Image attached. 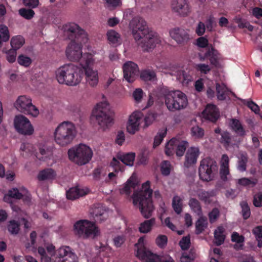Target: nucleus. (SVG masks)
Listing matches in <instances>:
<instances>
[{
    "instance_id": "1",
    "label": "nucleus",
    "mask_w": 262,
    "mask_h": 262,
    "mask_svg": "<svg viewBox=\"0 0 262 262\" xmlns=\"http://www.w3.org/2000/svg\"><path fill=\"white\" fill-rule=\"evenodd\" d=\"M129 28L136 42L144 51H152L161 42L160 36L149 28L146 21L141 17L133 18L129 23Z\"/></svg>"
},
{
    "instance_id": "2",
    "label": "nucleus",
    "mask_w": 262,
    "mask_h": 262,
    "mask_svg": "<svg viewBox=\"0 0 262 262\" xmlns=\"http://www.w3.org/2000/svg\"><path fill=\"white\" fill-rule=\"evenodd\" d=\"M55 75V79L59 84L75 86L81 83L83 79V71L81 66L67 63L57 68Z\"/></svg>"
},
{
    "instance_id": "3",
    "label": "nucleus",
    "mask_w": 262,
    "mask_h": 262,
    "mask_svg": "<svg viewBox=\"0 0 262 262\" xmlns=\"http://www.w3.org/2000/svg\"><path fill=\"white\" fill-rule=\"evenodd\" d=\"M152 191L150 189V182L147 181L143 184L142 190L134 192L133 195L134 205L139 208L142 215L146 219L149 218L154 210L151 200Z\"/></svg>"
},
{
    "instance_id": "4",
    "label": "nucleus",
    "mask_w": 262,
    "mask_h": 262,
    "mask_svg": "<svg viewBox=\"0 0 262 262\" xmlns=\"http://www.w3.org/2000/svg\"><path fill=\"white\" fill-rule=\"evenodd\" d=\"M77 134L75 124L71 121H63L56 127L54 132L55 143L61 147H66L72 143Z\"/></svg>"
},
{
    "instance_id": "5",
    "label": "nucleus",
    "mask_w": 262,
    "mask_h": 262,
    "mask_svg": "<svg viewBox=\"0 0 262 262\" xmlns=\"http://www.w3.org/2000/svg\"><path fill=\"white\" fill-rule=\"evenodd\" d=\"M102 100L94 107L92 116L100 127L105 130L113 123V113L104 95H102Z\"/></svg>"
},
{
    "instance_id": "6",
    "label": "nucleus",
    "mask_w": 262,
    "mask_h": 262,
    "mask_svg": "<svg viewBox=\"0 0 262 262\" xmlns=\"http://www.w3.org/2000/svg\"><path fill=\"white\" fill-rule=\"evenodd\" d=\"M97 62L96 58L92 54H84L80 61V66L84 74L85 82L92 88L96 87L99 83L98 71L92 67Z\"/></svg>"
},
{
    "instance_id": "7",
    "label": "nucleus",
    "mask_w": 262,
    "mask_h": 262,
    "mask_svg": "<svg viewBox=\"0 0 262 262\" xmlns=\"http://www.w3.org/2000/svg\"><path fill=\"white\" fill-rule=\"evenodd\" d=\"M69 159L78 165H83L88 163L92 159L93 152L88 145L80 144L68 150Z\"/></svg>"
},
{
    "instance_id": "8",
    "label": "nucleus",
    "mask_w": 262,
    "mask_h": 262,
    "mask_svg": "<svg viewBox=\"0 0 262 262\" xmlns=\"http://www.w3.org/2000/svg\"><path fill=\"white\" fill-rule=\"evenodd\" d=\"M165 103L170 112H175L185 108L188 105L186 95L177 90L168 92L164 96Z\"/></svg>"
},
{
    "instance_id": "9",
    "label": "nucleus",
    "mask_w": 262,
    "mask_h": 262,
    "mask_svg": "<svg viewBox=\"0 0 262 262\" xmlns=\"http://www.w3.org/2000/svg\"><path fill=\"white\" fill-rule=\"evenodd\" d=\"M75 235L83 238H95L100 235V231L95 223L88 220H79L74 225Z\"/></svg>"
},
{
    "instance_id": "10",
    "label": "nucleus",
    "mask_w": 262,
    "mask_h": 262,
    "mask_svg": "<svg viewBox=\"0 0 262 262\" xmlns=\"http://www.w3.org/2000/svg\"><path fill=\"white\" fill-rule=\"evenodd\" d=\"M147 241L145 236L139 238L135 246L137 247L136 256L143 262H158L160 260V256L147 249Z\"/></svg>"
},
{
    "instance_id": "11",
    "label": "nucleus",
    "mask_w": 262,
    "mask_h": 262,
    "mask_svg": "<svg viewBox=\"0 0 262 262\" xmlns=\"http://www.w3.org/2000/svg\"><path fill=\"white\" fill-rule=\"evenodd\" d=\"M216 162L209 158L203 159L199 167V176L204 181H210L213 179L217 171Z\"/></svg>"
},
{
    "instance_id": "12",
    "label": "nucleus",
    "mask_w": 262,
    "mask_h": 262,
    "mask_svg": "<svg viewBox=\"0 0 262 262\" xmlns=\"http://www.w3.org/2000/svg\"><path fill=\"white\" fill-rule=\"evenodd\" d=\"M15 106L19 112L34 117H37L39 114V111L32 104L31 99L25 95L18 97L15 103Z\"/></svg>"
},
{
    "instance_id": "13",
    "label": "nucleus",
    "mask_w": 262,
    "mask_h": 262,
    "mask_svg": "<svg viewBox=\"0 0 262 262\" xmlns=\"http://www.w3.org/2000/svg\"><path fill=\"white\" fill-rule=\"evenodd\" d=\"M85 44L82 43L79 37L72 40L66 50V55L68 59L73 61L80 62L84 55V54L82 55V48Z\"/></svg>"
},
{
    "instance_id": "14",
    "label": "nucleus",
    "mask_w": 262,
    "mask_h": 262,
    "mask_svg": "<svg viewBox=\"0 0 262 262\" xmlns=\"http://www.w3.org/2000/svg\"><path fill=\"white\" fill-rule=\"evenodd\" d=\"M143 113L140 111H135L128 117L126 128L127 132L134 135L142 127Z\"/></svg>"
},
{
    "instance_id": "15",
    "label": "nucleus",
    "mask_w": 262,
    "mask_h": 262,
    "mask_svg": "<svg viewBox=\"0 0 262 262\" xmlns=\"http://www.w3.org/2000/svg\"><path fill=\"white\" fill-rule=\"evenodd\" d=\"M14 127L20 134L25 135L33 134L34 129L29 120L22 115L16 116L14 120Z\"/></svg>"
},
{
    "instance_id": "16",
    "label": "nucleus",
    "mask_w": 262,
    "mask_h": 262,
    "mask_svg": "<svg viewBox=\"0 0 262 262\" xmlns=\"http://www.w3.org/2000/svg\"><path fill=\"white\" fill-rule=\"evenodd\" d=\"M124 78L128 82H134L138 77L139 70L137 64L132 61L125 62L123 66Z\"/></svg>"
},
{
    "instance_id": "17",
    "label": "nucleus",
    "mask_w": 262,
    "mask_h": 262,
    "mask_svg": "<svg viewBox=\"0 0 262 262\" xmlns=\"http://www.w3.org/2000/svg\"><path fill=\"white\" fill-rule=\"evenodd\" d=\"M56 257L58 262L73 261L77 259L76 255L69 246H62L56 252Z\"/></svg>"
},
{
    "instance_id": "18",
    "label": "nucleus",
    "mask_w": 262,
    "mask_h": 262,
    "mask_svg": "<svg viewBox=\"0 0 262 262\" xmlns=\"http://www.w3.org/2000/svg\"><path fill=\"white\" fill-rule=\"evenodd\" d=\"M172 11L179 15L186 16L191 12V8L187 0H173L171 3Z\"/></svg>"
},
{
    "instance_id": "19",
    "label": "nucleus",
    "mask_w": 262,
    "mask_h": 262,
    "mask_svg": "<svg viewBox=\"0 0 262 262\" xmlns=\"http://www.w3.org/2000/svg\"><path fill=\"white\" fill-rule=\"evenodd\" d=\"M170 37L179 44H183L190 38L188 30L181 28H175L169 31Z\"/></svg>"
},
{
    "instance_id": "20",
    "label": "nucleus",
    "mask_w": 262,
    "mask_h": 262,
    "mask_svg": "<svg viewBox=\"0 0 262 262\" xmlns=\"http://www.w3.org/2000/svg\"><path fill=\"white\" fill-rule=\"evenodd\" d=\"M65 31H68L74 33L75 38H80L83 43H86L88 41V37L87 33L83 30L81 29L77 25L74 23H70L66 24L64 26Z\"/></svg>"
},
{
    "instance_id": "21",
    "label": "nucleus",
    "mask_w": 262,
    "mask_h": 262,
    "mask_svg": "<svg viewBox=\"0 0 262 262\" xmlns=\"http://www.w3.org/2000/svg\"><path fill=\"white\" fill-rule=\"evenodd\" d=\"M203 117L205 119L215 122L220 116V113L216 106L213 104H208L203 113Z\"/></svg>"
},
{
    "instance_id": "22",
    "label": "nucleus",
    "mask_w": 262,
    "mask_h": 262,
    "mask_svg": "<svg viewBox=\"0 0 262 262\" xmlns=\"http://www.w3.org/2000/svg\"><path fill=\"white\" fill-rule=\"evenodd\" d=\"M220 164V173L221 178L224 181H227L230 176L229 172V159L227 155L224 154L222 155Z\"/></svg>"
},
{
    "instance_id": "23",
    "label": "nucleus",
    "mask_w": 262,
    "mask_h": 262,
    "mask_svg": "<svg viewBox=\"0 0 262 262\" xmlns=\"http://www.w3.org/2000/svg\"><path fill=\"white\" fill-rule=\"evenodd\" d=\"M200 154L198 147H191L188 149L185 155L184 165L189 167L196 162L197 159Z\"/></svg>"
},
{
    "instance_id": "24",
    "label": "nucleus",
    "mask_w": 262,
    "mask_h": 262,
    "mask_svg": "<svg viewBox=\"0 0 262 262\" xmlns=\"http://www.w3.org/2000/svg\"><path fill=\"white\" fill-rule=\"evenodd\" d=\"M89 189L87 188L75 187L70 188L66 192L68 200H74L87 194Z\"/></svg>"
},
{
    "instance_id": "25",
    "label": "nucleus",
    "mask_w": 262,
    "mask_h": 262,
    "mask_svg": "<svg viewBox=\"0 0 262 262\" xmlns=\"http://www.w3.org/2000/svg\"><path fill=\"white\" fill-rule=\"evenodd\" d=\"M177 79L183 85H186L193 81V76L188 70H179L174 74Z\"/></svg>"
},
{
    "instance_id": "26",
    "label": "nucleus",
    "mask_w": 262,
    "mask_h": 262,
    "mask_svg": "<svg viewBox=\"0 0 262 262\" xmlns=\"http://www.w3.org/2000/svg\"><path fill=\"white\" fill-rule=\"evenodd\" d=\"M57 176L55 170L51 168H48L40 170L38 175L37 179L39 181H52L55 179Z\"/></svg>"
},
{
    "instance_id": "27",
    "label": "nucleus",
    "mask_w": 262,
    "mask_h": 262,
    "mask_svg": "<svg viewBox=\"0 0 262 262\" xmlns=\"http://www.w3.org/2000/svg\"><path fill=\"white\" fill-rule=\"evenodd\" d=\"M91 214L96 222H101L106 219L107 213L101 206L95 207L92 209Z\"/></svg>"
},
{
    "instance_id": "28",
    "label": "nucleus",
    "mask_w": 262,
    "mask_h": 262,
    "mask_svg": "<svg viewBox=\"0 0 262 262\" xmlns=\"http://www.w3.org/2000/svg\"><path fill=\"white\" fill-rule=\"evenodd\" d=\"M199 57L201 61H204L206 58L209 57L210 63L213 65H215L217 62L218 52L214 48L211 47L208 49V50L204 56L199 54Z\"/></svg>"
},
{
    "instance_id": "29",
    "label": "nucleus",
    "mask_w": 262,
    "mask_h": 262,
    "mask_svg": "<svg viewBox=\"0 0 262 262\" xmlns=\"http://www.w3.org/2000/svg\"><path fill=\"white\" fill-rule=\"evenodd\" d=\"M136 184L135 177L132 176L121 188L119 189L120 194L128 196Z\"/></svg>"
},
{
    "instance_id": "30",
    "label": "nucleus",
    "mask_w": 262,
    "mask_h": 262,
    "mask_svg": "<svg viewBox=\"0 0 262 262\" xmlns=\"http://www.w3.org/2000/svg\"><path fill=\"white\" fill-rule=\"evenodd\" d=\"M229 124L231 129L238 135L241 136L245 135L246 131L239 120L235 118L231 119Z\"/></svg>"
},
{
    "instance_id": "31",
    "label": "nucleus",
    "mask_w": 262,
    "mask_h": 262,
    "mask_svg": "<svg viewBox=\"0 0 262 262\" xmlns=\"http://www.w3.org/2000/svg\"><path fill=\"white\" fill-rule=\"evenodd\" d=\"M188 205L191 211L197 215H202L203 214L201 204L197 199L190 198L189 200Z\"/></svg>"
},
{
    "instance_id": "32",
    "label": "nucleus",
    "mask_w": 262,
    "mask_h": 262,
    "mask_svg": "<svg viewBox=\"0 0 262 262\" xmlns=\"http://www.w3.org/2000/svg\"><path fill=\"white\" fill-rule=\"evenodd\" d=\"M224 232L225 229L223 226H219L215 230L214 232V243L217 246H220L224 243L225 239Z\"/></svg>"
},
{
    "instance_id": "33",
    "label": "nucleus",
    "mask_w": 262,
    "mask_h": 262,
    "mask_svg": "<svg viewBox=\"0 0 262 262\" xmlns=\"http://www.w3.org/2000/svg\"><path fill=\"white\" fill-rule=\"evenodd\" d=\"M199 218L195 222V233L197 234L201 233L207 227L208 222L206 217L203 215H199Z\"/></svg>"
},
{
    "instance_id": "34",
    "label": "nucleus",
    "mask_w": 262,
    "mask_h": 262,
    "mask_svg": "<svg viewBox=\"0 0 262 262\" xmlns=\"http://www.w3.org/2000/svg\"><path fill=\"white\" fill-rule=\"evenodd\" d=\"M183 198L178 195H174L172 199V206L174 211L178 214H180L182 211L183 206Z\"/></svg>"
},
{
    "instance_id": "35",
    "label": "nucleus",
    "mask_w": 262,
    "mask_h": 262,
    "mask_svg": "<svg viewBox=\"0 0 262 262\" xmlns=\"http://www.w3.org/2000/svg\"><path fill=\"white\" fill-rule=\"evenodd\" d=\"M155 223L156 220L155 218L146 220L140 224L139 231L143 233H148L151 230L152 227L155 225Z\"/></svg>"
},
{
    "instance_id": "36",
    "label": "nucleus",
    "mask_w": 262,
    "mask_h": 262,
    "mask_svg": "<svg viewBox=\"0 0 262 262\" xmlns=\"http://www.w3.org/2000/svg\"><path fill=\"white\" fill-rule=\"evenodd\" d=\"M231 241L235 242L236 244L234 245V248L236 250L243 249L245 237L243 235H239L236 232H233L231 235Z\"/></svg>"
},
{
    "instance_id": "37",
    "label": "nucleus",
    "mask_w": 262,
    "mask_h": 262,
    "mask_svg": "<svg viewBox=\"0 0 262 262\" xmlns=\"http://www.w3.org/2000/svg\"><path fill=\"white\" fill-rule=\"evenodd\" d=\"M213 191H206L201 190L198 191L197 196L199 199L206 204H209L211 202L210 198L214 196Z\"/></svg>"
},
{
    "instance_id": "38",
    "label": "nucleus",
    "mask_w": 262,
    "mask_h": 262,
    "mask_svg": "<svg viewBox=\"0 0 262 262\" xmlns=\"http://www.w3.org/2000/svg\"><path fill=\"white\" fill-rule=\"evenodd\" d=\"M217 98L220 100H225L228 93V90L226 86L223 84L217 83L216 84Z\"/></svg>"
},
{
    "instance_id": "39",
    "label": "nucleus",
    "mask_w": 262,
    "mask_h": 262,
    "mask_svg": "<svg viewBox=\"0 0 262 262\" xmlns=\"http://www.w3.org/2000/svg\"><path fill=\"white\" fill-rule=\"evenodd\" d=\"M107 39L113 45H117L121 42L120 34L114 30H110L107 32Z\"/></svg>"
},
{
    "instance_id": "40",
    "label": "nucleus",
    "mask_w": 262,
    "mask_h": 262,
    "mask_svg": "<svg viewBox=\"0 0 262 262\" xmlns=\"http://www.w3.org/2000/svg\"><path fill=\"white\" fill-rule=\"evenodd\" d=\"M135 158V153H128L125 155H120L119 156V160L121 162L124 164L132 166L134 164V162Z\"/></svg>"
},
{
    "instance_id": "41",
    "label": "nucleus",
    "mask_w": 262,
    "mask_h": 262,
    "mask_svg": "<svg viewBox=\"0 0 262 262\" xmlns=\"http://www.w3.org/2000/svg\"><path fill=\"white\" fill-rule=\"evenodd\" d=\"M24 43L25 39L24 37L20 35L14 36L11 40V46L15 51L20 48Z\"/></svg>"
},
{
    "instance_id": "42",
    "label": "nucleus",
    "mask_w": 262,
    "mask_h": 262,
    "mask_svg": "<svg viewBox=\"0 0 262 262\" xmlns=\"http://www.w3.org/2000/svg\"><path fill=\"white\" fill-rule=\"evenodd\" d=\"M188 146V143L186 141L180 140L177 139V144H176V154L178 156H182L186 148Z\"/></svg>"
},
{
    "instance_id": "43",
    "label": "nucleus",
    "mask_w": 262,
    "mask_h": 262,
    "mask_svg": "<svg viewBox=\"0 0 262 262\" xmlns=\"http://www.w3.org/2000/svg\"><path fill=\"white\" fill-rule=\"evenodd\" d=\"M258 180L256 178H242L237 180L238 185L244 187H254L257 183Z\"/></svg>"
},
{
    "instance_id": "44",
    "label": "nucleus",
    "mask_w": 262,
    "mask_h": 262,
    "mask_svg": "<svg viewBox=\"0 0 262 262\" xmlns=\"http://www.w3.org/2000/svg\"><path fill=\"white\" fill-rule=\"evenodd\" d=\"M177 139L175 138H172L166 144L165 148V152L167 156L172 155L174 151L176 148Z\"/></svg>"
},
{
    "instance_id": "45",
    "label": "nucleus",
    "mask_w": 262,
    "mask_h": 262,
    "mask_svg": "<svg viewBox=\"0 0 262 262\" xmlns=\"http://www.w3.org/2000/svg\"><path fill=\"white\" fill-rule=\"evenodd\" d=\"M10 38L8 27L4 25H0V46L2 42L7 41Z\"/></svg>"
},
{
    "instance_id": "46",
    "label": "nucleus",
    "mask_w": 262,
    "mask_h": 262,
    "mask_svg": "<svg viewBox=\"0 0 262 262\" xmlns=\"http://www.w3.org/2000/svg\"><path fill=\"white\" fill-rule=\"evenodd\" d=\"M34 151L33 146L30 143H23L20 147V154L23 157H28Z\"/></svg>"
},
{
    "instance_id": "47",
    "label": "nucleus",
    "mask_w": 262,
    "mask_h": 262,
    "mask_svg": "<svg viewBox=\"0 0 262 262\" xmlns=\"http://www.w3.org/2000/svg\"><path fill=\"white\" fill-rule=\"evenodd\" d=\"M156 115L152 113L148 114L145 117L143 115L142 128L145 129L151 125L156 120Z\"/></svg>"
},
{
    "instance_id": "48",
    "label": "nucleus",
    "mask_w": 262,
    "mask_h": 262,
    "mask_svg": "<svg viewBox=\"0 0 262 262\" xmlns=\"http://www.w3.org/2000/svg\"><path fill=\"white\" fill-rule=\"evenodd\" d=\"M257 242V246L262 247V226H258L254 227L252 231Z\"/></svg>"
},
{
    "instance_id": "49",
    "label": "nucleus",
    "mask_w": 262,
    "mask_h": 262,
    "mask_svg": "<svg viewBox=\"0 0 262 262\" xmlns=\"http://www.w3.org/2000/svg\"><path fill=\"white\" fill-rule=\"evenodd\" d=\"M234 20L238 24V27L239 28H247L250 31L253 30V27L246 20L242 19L239 17H236Z\"/></svg>"
},
{
    "instance_id": "50",
    "label": "nucleus",
    "mask_w": 262,
    "mask_h": 262,
    "mask_svg": "<svg viewBox=\"0 0 262 262\" xmlns=\"http://www.w3.org/2000/svg\"><path fill=\"white\" fill-rule=\"evenodd\" d=\"M196 257V254L192 251L187 252H183L180 257L181 262H192Z\"/></svg>"
},
{
    "instance_id": "51",
    "label": "nucleus",
    "mask_w": 262,
    "mask_h": 262,
    "mask_svg": "<svg viewBox=\"0 0 262 262\" xmlns=\"http://www.w3.org/2000/svg\"><path fill=\"white\" fill-rule=\"evenodd\" d=\"M167 130L165 128H164L159 131L157 135L155 137L154 142V147H156L159 145L163 138L165 137L166 134Z\"/></svg>"
},
{
    "instance_id": "52",
    "label": "nucleus",
    "mask_w": 262,
    "mask_h": 262,
    "mask_svg": "<svg viewBox=\"0 0 262 262\" xmlns=\"http://www.w3.org/2000/svg\"><path fill=\"white\" fill-rule=\"evenodd\" d=\"M247 161V156L243 154H241L237 166V169L239 171L243 172L246 170Z\"/></svg>"
},
{
    "instance_id": "53",
    "label": "nucleus",
    "mask_w": 262,
    "mask_h": 262,
    "mask_svg": "<svg viewBox=\"0 0 262 262\" xmlns=\"http://www.w3.org/2000/svg\"><path fill=\"white\" fill-rule=\"evenodd\" d=\"M172 167L169 162L164 161L161 164V171L163 175L167 176L170 174Z\"/></svg>"
},
{
    "instance_id": "54",
    "label": "nucleus",
    "mask_w": 262,
    "mask_h": 262,
    "mask_svg": "<svg viewBox=\"0 0 262 262\" xmlns=\"http://www.w3.org/2000/svg\"><path fill=\"white\" fill-rule=\"evenodd\" d=\"M155 243L160 248H164L167 244V237L165 235H159L155 239Z\"/></svg>"
},
{
    "instance_id": "55",
    "label": "nucleus",
    "mask_w": 262,
    "mask_h": 262,
    "mask_svg": "<svg viewBox=\"0 0 262 262\" xmlns=\"http://www.w3.org/2000/svg\"><path fill=\"white\" fill-rule=\"evenodd\" d=\"M242 208V214L244 219H248L251 214L250 208L248 203L245 201H243L240 203Z\"/></svg>"
},
{
    "instance_id": "56",
    "label": "nucleus",
    "mask_w": 262,
    "mask_h": 262,
    "mask_svg": "<svg viewBox=\"0 0 262 262\" xmlns=\"http://www.w3.org/2000/svg\"><path fill=\"white\" fill-rule=\"evenodd\" d=\"M141 77L145 81L154 80L156 78V73L152 71H144L141 73Z\"/></svg>"
},
{
    "instance_id": "57",
    "label": "nucleus",
    "mask_w": 262,
    "mask_h": 262,
    "mask_svg": "<svg viewBox=\"0 0 262 262\" xmlns=\"http://www.w3.org/2000/svg\"><path fill=\"white\" fill-rule=\"evenodd\" d=\"M8 229L12 234H17L19 231V225L15 221H11L8 225Z\"/></svg>"
},
{
    "instance_id": "58",
    "label": "nucleus",
    "mask_w": 262,
    "mask_h": 262,
    "mask_svg": "<svg viewBox=\"0 0 262 262\" xmlns=\"http://www.w3.org/2000/svg\"><path fill=\"white\" fill-rule=\"evenodd\" d=\"M17 62L21 66L28 67L31 64L32 60L30 57L20 55L17 58Z\"/></svg>"
},
{
    "instance_id": "59",
    "label": "nucleus",
    "mask_w": 262,
    "mask_h": 262,
    "mask_svg": "<svg viewBox=\"0 0 262 262\" xmlns=\"http://www.w3.org/2000/svg\"><path fill=\"white\" fill-rule=\"evenodd\" d=\"M191 136L195 138H201L204 135V130L198 126H195L191 128Z\"/></svg>"
},
{
    "instance_id": "60",
    "label": "nucleus",
    "mask_w": 262,
    "mask_h": 262,
    "mask_svg": "<svg viewBox=\"0 0 262 262\" xmlns=\"http://www.w3.org/2000/svg\"><path fill=\"white\" fill-rule=\"evenodd\" d=\"M19 14L26 19H30L34 16L35 13L32 9L22 8L19 10Z\"/></svg>"
},
{
    "instance_id": "61",
    "label": "nucleus",
    "mask_w": 262,
    "mask_h": 262,
    "mask_svg": "<svg viewBox=\"0 0 262 262\" xmlns=\"http://www.w3.org/2000/svg\"><path fill=\"white\" fill-rule=\"evenodd\" d=\"M195 69L201 74H207L211 71V67L208 64L199 63L195 66Z\"/></svg>"
},
{
    "instance_id": "62",
    "label": "nucleus",
    "mask_w": 262,
    "mask_h": 262,
    "mask_svg": "<svg viewBox=\"0 0 262 262\" xmlns=\"http://www.w3.org/2000/svg\"><path fill=\"white\" fill-rule=\"evenodd\" d=\"M144 95L143 90L140 88L135 89L133 93V97L136 103H140L141 102Z\"/></svg>"
},
{
    "instance_id": "63",
    "label": "nucleus",
    "mask_w": 262,
    "mask_h": 262,
    "mask_svg": "<svg viewBox=\"0 0 262 262\" xmlns=\"http://www.w3.org/2000/svg\"><path fill=\"white\" fill-rule=\"evenodd\" d=\"M221 136V142L224 144L225 146H229L230 144L231 141L230 133L227 132H224L222 133Z\"/></svg>"
},
{
    "instance_id": "64",
    "label": "nucleus",
    "mask_w": 262,
    "mask_h": 262,
    "mask_svg": "<svg viewBox=\"0 0 262 262\" xmlns=\"http://www.w3.org/2000/svg\"><path fill=\"white\" fill-rule=\"evenodd\" d=\"M253 204L256 207L262 206V191L258 192L253 195Z\"/></svg>"
}]
</instances>
